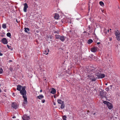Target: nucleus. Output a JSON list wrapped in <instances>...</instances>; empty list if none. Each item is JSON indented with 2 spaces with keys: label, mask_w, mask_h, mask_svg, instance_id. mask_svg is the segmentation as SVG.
Instances as JSON below:
<instances>
[{
  "label": "nucleus",
  "mask_w": 120,
  "mask_h": 120,
  "mask_svg": "<svg viewBox=\"0 0 120 120\" xmlns=\"http://www.w3.org/2000/svg\"><path fill=\"white\" fill-rule=\"evenodd\" d=\"M86 68L87 71H86V72L87 73V75H90L94 73L95 74L93 75H105L104 74L101 73L102 69L99 68L96 69H94L93 67L89 66H87Z\"/></svg>",
  "instance_id": "nucleus-1"
},
{
  "label": "nucleus",
  "mask_w": 120,
  "mask_h": 120,
  "mask_svg": "<svg viewBox=\"0 0 120 120\" xmlns=\"http://www.w3.org/2000/svg\"><path fill=\"white\" fill-rule=\"evenodd\" d=\"M17 90L20 91V92L21 94H26V91L24 87L20 85H18L17 86Z\"/></svg>",
  "instance_id": "nucleus-2"
},
{
  "label": "nucleus",
  "mask_w": 120,
  "mask_h": 120,
  "mask_svg": "<svg viewBox=\"0 0 120 120\" xmlns=\"http://www.w3.org/2000/svg\"><path fill=\"white\" fill-rule=\"evenodd\" d=\"M97 77H94L93 75H89V77H90V79L92 81H95L97 79H101L104 78L105 77V75H96Z\"/></svg>",
  "instance_id": "nucleus-3"
},
{
  "label": "nucleus",
  "mask_w": 120,
  "mask_h": 120,
  "mask_svg": "<svg viewBox=\"0 0 120 120\" xmlns=\"http://www.w3.org/2000/svg\"><path fill=\"white\" fill-rule=\"evenodd\" d=\"M103 103L106 105L110 109H111L112 108V104L110 102L106 101H103Z\"/></svg>",
  "instance_id": "nucleus-4"
},
{
  "label": "nucleus",
  "mask_w": 120,
  "mask_h": 120,
  "mask_svg": "<svg viewBox=\"0 0 120 120\" xmlns=\"http://www.w3.org/2000/svg\"><path fill=\"white\" fill-rule=\"evenodd\" d=\"M26 93L24 94H22L23 95V97L24 99V103L26 104L27 102V98L26 95Z\"/></svg>",
  "instance_id": "nucleus-5"
},
{
  "label": "nucleus",
  "mask_w": 120,
  "mask_h": 120,
  "mask_svg": "<svg viewBox=\"0 0 120 120\" xmlns=\"http://www.w3.org/2000/svg\"><path fill=\"white\" fill-rule=\"evenodd\" d=\"M98 47L96 46H94L91 48V51L92 52H94L97 51Z\"/></svg>",
  "instance_id": "nucleus-6"
},
{
  "label": "nucleus",
  "mask_w": 120,
  "mask_h": 120,
  "mask_svg": "<svg viewBox=\"0 0 120 120\" xmlns=\"http://www.w3.org/2000/svg\"><path fill=\"white\" fill-rule=\"evenodd\" d=\"M23 5H24L23 11L25 12H26L27 11V9L28 8V6L26 3L24 4Z\"/></svg>",
  "instance_id": "nucleus-7"
},
{
  "label": "nucleus",
  "mask_w": 120,
  "mask_h": 120,
  "mask_svg": "<svg viewBox=\"0 0 120 120\" xmlns=\"http://www.w3.org/2000/svg\"><path fill=\"white\" fill-rule=\"evenodd\" d=\"M1 42L4 44H6L8 43V42L5 38H3L1 40Z\"/></svg>",
  "instance_id": "nucleus-8"
},
{
  "label": "nucleus",
  "mask_w": 120,
  "mask_h": 120,
  "mask_svg": "<svg viewBox=\"0 0 120 120\" xmlns=\"http://www.w3.org/2000/svg\"><path fill=\"white\" fill-rule=\"evenodd\" d=\"M22 118L24 120H29L30 119V117L29 116L26 115H24L22 117Z\"/></svg>",
  "instance_id": "nucleus-9"
},
{
  "label": "nucleus",
  "mask_w": 120,
  "mask_h": 120,
  "mask_svg": "<svg viewBox=\"0 0 120 120\" xmlns=\"http://www.w3.org/2000/svg\"><path fill=\"white\" fill-rule=\"evenodd\" d=\"M11 107L14 108L16 109L18 107L17 104L15 103H13L11 105Z\"/></svg>",
  "instance_id": "nucleus-10"
},
{
  "label": "nucleus",
  "mask_w": 120,
  "mask_h": 120,
  "mask_svg": "<svg viewBox=\"0 0 120 120\" xmlns=\"http://www.w3.org/2000/svg\"><path fill=\"white\" fill-rule=\"evenodd\" d=\"M100 95L101 97V98H102L103 97H105V96L104 95L103 91V90H101L100 91Z\"/></svg>",
  "instance_id": "nucleus-11"
},
{
  "label": "nucleus",
  "mask_w": 120,
  "mask_h": 120,
  "mask_svg": "<svg viewBox=\"0 0 120 120\" xmlns=\"http://www.w3.org/2000/svg\"><path fill=\"white\" fill-rule=\"evenodd\" d=\"M66 37L63 36H60V39L62 42L64 41L66 39Z\"/></svg>",
  "instance_id": "nucleus-12"
},
{
  "label": "nucleus",
  "mask_w": 120,
  "mask_h": 120,
  "mask_svg": "<svg viewBox=\"0 0 120 120\" xmlns=\"http://www.w3.org/2000/svg\"><path fill=\"white\" fill-rule=\"evenodd\" d=\"M59 17V16L58 14L57 13L55 14L54 16V18L55 19H57Z\"/></svg>",
  "instance_id": "nucleus-13"
},
{
  "label": "nucleus",
  "mask_w": 120,
  "mask_h": 120,
  "mask_svg": "<svg viewBox=\"0 0 120 120\" xmlns=\"http://www.w3.org/2000/svg\"><path fill=\"white\" fill-rule=\"evenodd\" d=\"M43 98L44 96L42 95H39V96H37V98L41 100V99Z\"/></svg>",
  "instance_id": "nucleus-14"
},
{
  "label": "nucleus",
  "mask_w": 120,
  "mask_h": 120,
  "mask_svg": "<svg viewBox=\"0 0 120 120\" xmlns=\"http://www.w3.org/2000/svg\"><path fill=\"white\" fill-rule=\"evenodd\" d=\"M115 34L116 36L120 35V34L119 31L117 30L116 31H115Z\"/></svg>",
  "instance_id": "nucleus-15"
},
{
  "label": "nucleus",
  "mask_w": 120,
  "mask_h": 120,
  "mask_svg": "<svg viewBox=\"0 0 120 120\" xmlns=\"http://www.w3.org/2000/svg\"><path fill=\"white\" fill-rule=\"evenodd\" d=\"M56 93V90L54 88H52V89L51 91V93L54 94H55Z\"/></svg>",
  "instance_id": "nucleus-16"
},
{
  "label": "nucleus",
  "mask_w": 120,
  "mask_h": 120,
  "mask_svg": "<svg viewBox=\"0 0 120 120\" xmlns=\"http://www.w3.org/2000/svg\"><path fill=\"white\" fill-rule=\"evenodd\" d=\"M57 101L58 103L60 104H63V103H64L63 101L60 99H58Z\"/></svg>",
  "instance_id": "nucleus-17"
},
{
  "label": "nucleus",
  "mask_w": 120,
  "mask_h": 120,
  "mask_svg": "<svg viewBox=\"0 0 120 120\" xmlns=\"http://www.w3.org/2000/svg\"><path fill=\"white\" fill-rule=\"evenodd\" d=\"M51 38V36L50 35H49V36H46V39H47V40H50Z\"/></svg>",
  "instance_id": "nucleus-18"
},
{
  "label": "nucleus",
  "mask_w": 120,
  "mask_h": 120,
  "mask_svg": "<svg viewBox=\"0 0 120 120\" xmlns=\"http://www.w3.org/2000/svg\"><path fill=\"white\" fill-rule=\"evenodd\" d=\"M93 42V40L91 39H89L88 40V43L90 44Z\"/></svg>",
  "instance_id": "nucleus-19"
},
{
  "label": "nucleus",
  "mask_w": 120,
  "mask_h": 120,
  "mask_svg": "<svg viewBox=\"0 0 120 120\" xmlns=\"http://www.w3.org/2000/svg\"><path fill=\"white\" fill-rule=\"evenodd\" d=\"M89 57L92 58V59H95V57L94 55L92 54H91L90 56Z\"/></svg>",
  "instance_id": "nucleus-20"
},
{
  "label": "nucleus",
  "mask_w": 120,
  "mask_h": 120,
  "mask_svg": "<svg viewBox=\"0 0 120 120\" xmlns=\"http://www.w3.org/2000/svg\"><path fill=\"white\" fill-rule=\"evenodd\" d=\"M60 36L57 34L55 35V38L56 39H60Z\"/></svg>",
  "instance_id": "nucleus-21"
},
{
  "label": "nucleus",
  "mask_w": 120,
  "mask_h": 120,
  "mask_svg": "<svg viewBox=\"0 0 120 120\" xmlns=\"http://www.w3.org/2000/svg\"><path fill=\"white\" fill-rule=\"evenodd\" d=\"M99 4L100 5L103 7L104 6V4L103 2L101 1L99 2Z\"/></svg>",
  "instance_id": "nucleus-22"
},
{
  "label": "nucleus",
  "mask_w": 120,
  "mask_h": 120,
  "mask_svg": "<svg viewBox=\"0 0 120 120\" xmlns=\"http://www.w3.org/2000/svg\"><path fill=\"white\" fill-rule=\"evenodd\" d=\"M61 105L60 106V108L62 109H63L65 107V104H64V103H63V104H61Z\"/></svg>",
  "instance_id": "nucleus-23"
},
{
  "label": "nucleus",
  "mask_w": 120,
  "mask_h": 120,
  "mask_svg": "<svg viewBox=\"0 0 120 120\" xmlns=\"http://www.w3.org/2000/svg\"><path fill=\"white\" fill-rule=\"evenodd\" d=\"M49 51V49H45V55H47L48 54V52Z\"/></svg>",
  "instance_id": "nucleus-24"
},
{
  "label": "nucleus",
  "mask_w": 120,
  "mask_h": 120,
  "mask_svg": "<svg viewBox=\"0 0 120 120\" xmlns=\"http://www.w3.org/2000/svg\"><path fill=\"white\" fill-rule=\"evenodd\" d=\"M24 31L26 32H27V31H29V29L28 28H24Z\"/></svg>",
  "instance_id": "nucleus-25"
},
{
  "label": "nucleus",
  "mask_w": 120,
  "mask_h": 120,
  "mask_svg": "<svg viewBox=\"0 0 120 120\" xmlns=\"http://www.w3.org/2000/svg\"><path fill=\"white\" fill-rule=\"evenodd\" d=\"M117 39L118 40H120V35L116 36Z\"/></svg>",
  "instance_id": "nucleus-26"
},
{
  "label": "nucleus",
  "mask_w": 120,
  "mask_h": 120,
  "mask_svg": "<svg viewBox=\"0 0 120 120\" xmlns=\"http://www.w3.org/2000/svg\"><path fill=\"white\" fill-rule=\"evenodd\" d=\"M7 36L9 37H10L11 36V33L9 32L7 34Z\"/></svg>",
  "instance_id": "nucleus-27"
},
{
  "label": "nucleus",
  "mask_w": 120,
  "mask_h": 120,
  "mask_svg": "<svg viewBox=\"0 0 120 120\" xmlns=\"http://www.w3.org/2000/svg\"><path fill=\"white\" fill-rule=\"evenodd\" d=\"M2 27L4 29L6 28V24H3L2 25Z\"/></svg>",
  "instance_id": "nucleus-28"
},
{
  "label": "nucleus",
  "mask_w": 120,
  "mask_h": 120,
  "mask_svg": "<svg viewBox=\"0 0 120 120\" xmlns=\"http://www.w3.org/2000/svg\"><path fill=\"white\" fill-rule=\"evenodd\" d=\"M3 70L1 68H0V74H1L2 73Z\"/></svg>",
  "instance_id": "nucleus-29"
},
{
  "label": "nucleus",
  "mask_w": 120,
  "mask_h": 120,
  "mask_svg": "<svg viewBox=\"0 0 120 120\" xmlns=\"http://www.w3.org/2000/svg\"><path fill=\"white\" fill-rule=\"evenodd\" d=\"M63 119L64 120H66V117L65 116H63Z\"/></svg>",
  "instance_id": "nucleus-30"
},
{
  "label": "nucleus",
  "mask_w": 120,
  "mask_h": 120,
  "mask_svg": "<svg viewBox=\"0 0 120 120\" xmlns=\"http://www.w3.org/2000/svg\"><path fill=\"white\" fill-rule=\"evenodd\" d=\"M105 90L107 91H108L109 90V89L108 88H105Z\"/></svg>",
  "instance_id": "nucleus-31"
},
{
  "label": "nucleus",
  "mask_w": 120,
  "mask_h": 120,
  "mask_svg": "<svg viewBox=\"0 0 120 120\" xmlns=\"http://www.w3.org/2000/svg\"><path fill=\"white\" fill-rule=\"evenodd\" d=\"M109 41H111L112 40V38H109Z\"/></svg>",
  "instance_id": "nucleus-32"
},
{
  "label": "nucleus",
  "mask_w": 120,
  "mask_h": 120,
  "mask_svg": "<svg viewBox=\"0 0 120 120\" xmlns=\"http://www.w3.org/2000/svg\"><path fill=\"white\" fill-rule=\"evenodd\" d=\"M41 102L42 103H44L45 102V100H42V101H41Z\"/></svg>",
  "instance_id": "nucleus-33"
},
{
  "label": "nucleus",
  "mask_w": 120,
  "mask_h": 120,
  "mask_svg": "<svg viewBox=\"0 0 120 120\" xmlns=\"http://www.w3.org/2000/svg\"><path fill=\"white\" fill-rule=\"evenodd\" d=\"M10 69L11 71H12L13 70V69L11 68H10Z\"/></svg>",
  "instance_id": "nucleus-34"
},
{
  "label": "nucleus",
  "mask_w": 120,
  "mask_h": 120,
  "mask_svg": "<svg viewBox=\"0 0 120 120\" xmlns=\"http://www.w3.org/2000/svg\"><path fill=\"white\" fill-rule=\"evenodd\" d=\"M3 55V54L0 52V56H2Z\"/></svg>",
  "instance_id": "nucleus-35"
},
{
  "label": "nucleus",
  "mask_w": 120,
  "mask_h": 120,
  "mask_svg": "<svg viewBox=\"0 0 120 120\" xmlns=\"http://www.w3.org/2000/svg\"><path fill=\"white\" fill-rule=\"evenodd\" d=\"M100 42H98V43H97V45H99V44H100Z\"/></svg>",
  "instance_id": "nucleus-36"
},
{
  "label": "nucleus",
  "mask_w": 120,
  "mask_h": 120,
  "mask_svg": "<svg viewBox=\"0 0 120 120\" xmlns=\"http://www.w3.org/2000/svg\"><path fill=\"white\" fill-rule=\"evenodd\" d=\"M7 47L8 48H9V46L8 45H7Z\"/></svg>",
  "instance_id": "nucleus-37"
},
{
  "label": "nucleus",
  "mask_w": 120,
  "mask_h": 120,
  "mask_svg": "<svg viewBox=\"0 0 120 120\" xmlns=\"http://www.w3.org/2000/svg\"><path fill=\"white\" fill-rule=\"evenodd\" d=\"M9 62H12V60H10L9 61Z\"/></svg>",
  "instance_id": "nucleus-38"
},
{
  "label": "nucleus",
  "mask_w": 120,
  "mask_h": 120,
  "mask_svg": "<svg viewBox=\"0 0 120 120\" xmlns=\"http://www.w3.org/2000/svg\"><path fill=\"white\" fill-rule=\"evenodd\" d=\"M60 22H61L62 23H64L63 22V21H62V20H61Z\"/></svg>",
  "instance_id": "nucleus-39"
},
{
  "label": "nucleus",
  "mask_w": 120,
  "mask_h": 120,
  "mask_svg": "<svg viewBox=\"0 0 120 120\" xmlns=\"http://www.w3.org/2000/svg\"><path fill=\"white\" fill-rule=\"evenodd\" d=\"M96 114V113L94 112L93 114V115H95Z\"/></svg>",
  "instance_id": "nucleus-40"
},
{
  "label": "nucleus",
  "mask_w": 120,
  "mask_h": 120,
  "mask_svg": "<svg viewBox=\"0 0 120 120\" xmlns=\"http://www.w3.org/2000/svg\"><path fill=\"white\" fill-rule=\"evenodd\" d=\"M54 105H56V103H54Z\"/></svg>",
  "instance_id": "nucleus-41"
},
{
  "label": "nucleus",
  "mask_w": 120,
  "mask_h": 120,
  "mask_svg": "<svg viewBox=\"0 0 120 120\" xmlns=\"http://www.w3.org/2000/svg\"><path fill=\"white\" fill-rule=\"evenodd\" d=\"M42 92V90H40V92Z\"/></svg>",
  "instance_id": "nucleus-42"
},
{
  "label": "nucleus",
  "mask_w": 120,
  "mask_h": 120,
  "mask_svg": "<svg viewBox=\"0 0 120 120\" xmlns=\"http://www.w3.org/2000/svg\"><path fill=\"white\" fill-rule=\"evenodd\" d=\"M15 117H12V118H15Z\"/></svg>",
  "instance_id": "nucleus-43"
},
{
  "label": "nucleus",
  "mask_w": 120,
  "mask_h": 120,
  "mask_svg": "<svg viewBox=\"0 0 120 120\" xmlns=\"http://www.w3.org/2000/svg\"><path fill=\"white\" fill-rule=\"evenodd\" d=\"M1 89H0V92H1Z\"/></svg>",
  "instance_id": "nucleus-44"
},
{
  "label": "nucleus",
  "mask_w": 120,
  "mask_h": 120,
  "mask_svg": "<svg viewBox=\"0 0 120 120\" xmlns=\"http://www.w3.org/2000/svg\"><path fill=\"white\" fill-rule=\"evenodd\" d=\"M104 11V10H102V12H103V11Z\"/></svg>",
  "instance_id": "nucleus-45"
},
{
  "label": "nucleus",
  "mask_w": 120,
  "mask_h": 120,
  "mask_svg": "<svg viewBox=\"0 0 120 120\" xmlns=\"http://www.w3.org/2000/svg\"><path fill=\"white\" fill-rule=\"evenodd\" d=\"M69 31H70V32H71V30H70Z\"/></svg>",
  "instance_id": "nucleus-46"
},
{
  "label": "nucleus",
  "mask_w": 120,
  "mask_h": 120,
  "mask_svg": "<svg viewBox=\"0 0 120 120\" xmlns=\"http://www.w3.org/2000/svg\"><path fill=\"white\" fill-rule=\"evenodd\" d=\"M16 22H18V21H17V20H16Z\"/></svg>",
  "instance_id": "nucleus-47"
},
{
  "label": "nucleus",
  "mask_w": 120,
  "mask_h": 120,
  "mask_svg": "<svg viewBox=\"0 0 120 120\" xmlns=\"http://www.w3.org/2000/svg\"><path fill=\"white\" fill-rule=\"evenodd\" d=\"M105 85H107V83H106L105 84Z\"/></svg>",
  "instance_id": "nucleus-48"
},
{
  "label": "nucleus",
  "mask_w": 120,
  "mask_h": 120,
  "mask_svg": "<svg viewBox=\"0 0 120 120\" xmlns=\"http://www.w3.org/2000/svg\"><path fill=\"white\" fill-rule=\"evenodd\" d=\"M54 98H56V96H54Z\"/></svg>",
  "instance_id": "nucleus-49"
},
{
  "label": "nucleus",
  "mask_w": 120,
  "mask_h": 120,
  "mask_svg": "<svg viewBox=\"0 0 120 120\" xmlns=\"http://www.w3.org/2000/svg\"><path fill=\"white\" fill-rule=\"evenodd\" d=\"M87 111V112H89V111H88H88Z\"/></svg>",
  "instance_id": "nucleus-50"
},
{
  "label": "nucleus",
  "mask_w": 120,
  "mask_h": 120,
  "mask_svg": "<svg viewBox=\"0 0 120 120\" xmlns=\"http://www.w3.org/2000/svg\"><path fill=\"white\" fill-rule=\"evenodd\" d=\"M108 32H109V30H108Z\"/></svg>",
  "instance_id": "nucleus-51"
},
{
  "label": "nucleus",
  "mask_w": 120,
  "mask_h": 120,
  "mask_svg": "<svg viewBox=\"0 0 120 120\" xmlns=\"http://www.w3.org/2000/svg\"><path fill=\"white\" fill-rule=\"evenodd\" d=\"M110 30H111V29H110Z\"/></svg>",
  "instance_id": "nucleus-52"
},
{
  "label": "nucleus",
  "mask_w": 120,
  "mask_h": 120,
  "mask_svg": "<svg viewBox=\"0 0 120 120\" xmlns=\"http://www.w3.org/2000/svg\"><path fill=\"white\" fill-rule=\"evenodd\" d=\"M65 22L66 23V22Z\"/></svg>",
  "instance_id": "nucleus-53"
},
{
  "label": "nucleus",
  "mask_w": 120,
  "mask_h": 120,
  "mask_svg": "<svg viewBox=\"0 0 120 120\" xmlns=\"http://www.w3.org/2000/svg\"><path fill=\"white\" fill-rule=\"evenodd\" d=\"M55 33H56V32H55Z\"/></svg>",
  "instance_id": "nucleus-54"
}]
</instances>
